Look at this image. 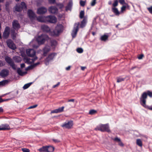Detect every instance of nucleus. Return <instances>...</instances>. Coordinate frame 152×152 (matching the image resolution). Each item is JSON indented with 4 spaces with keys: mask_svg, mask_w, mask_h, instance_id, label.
Returning a JSON list of instances; mask_svg holds the SVG:
<instances>
[{
    "mask_svg": "<svg viewBox=\"0 0 152 152\" xmlns=\"http://www.w3.org/2000/svg\"><path fill=\"white\" fill-rule=\"evenodd\" d=\"M63 30L64 26L61 24H57L54 30L50 32V35L52 36H58Z\"/></svg>",
    "mask_w": 152,
    "mask_h": 152,
    "instance_id": "f257e3e1",
    "label": "nucleus"
},
{
    "mask_svg": "<svg viewBox=\"0 0 152 152\" xmlns=\"http://www.w3.org/2000/svg\"><path fill=\"white\" fill-rule=\"evenodd\" d=\"M147 94L145 92H144L142 94L140 98V103L143 107L146 108H148L150 110H152V107L148 106L146 104V100L147 98Z\"/></svg>",
    "mask_w": 152,
    "mask_h": 152,
    "instance_id": "f03ea898",
    "label": "nucleus"
},
{
    "mask_svg": "<svg viewBox=\"0 0 152 152\" xmlns=\"http://www.w3.org/2000/svg\"><path fill=\"white\" fill-rule=\"evenodd\" d=\"M49 39L48 36L46 34H42L38 36L37 38V41L39 45H42L45 42L46 40Z\"/></svg>",
    "mask_w": 152,
    "mask_h": 152,
    "instance_id": "7ed1b4c3",
    "label": "nucleus"
},
{
    "mask_svg": "<svg viewBox=\"0 0 152 152\" xmlns=\"http://www.w3.org/2000/svg\"><path fill=\"white\" fill-rule=\"evenodd\" d=\"M95 130L100 131L102 132H110L108 124L99 125L95 128Z\"/></svg>",
    "mask_w": 152,
    "mask_h": 152,
    "instance_id": "20e7f679",
    "label": "nucleus"
},
{
    "mask_svg": "<svg viewBox=\"0 0 152 152\" xmlns=\"http://www.w3.org/2000/svg\"><path fill=\"white\" fill-rule=\"evenodd\" d=\"M5 60L14 70L16 69V67L12 58L8 56H6L5 58Z\"/></svg>",
    "mask_w": 152,
    "mask_h": 152,
    "instance_id": "39448f33",
    "label": "nucleus"
},
{
    "mask_svg": "<svg viewBox=\"0 0 152 152\" xmlns=\"http://www.w3.org/2000/svg\"><path fill=\"white\" fill-rule=\"evenodd\" d=\"M45 19L46 22L50 23H55L57 22V18L54 16L49 15L45 17Z\"/></svg>",
    "mask_w": 152,
    "mask_h": 152,
    "instance_id": "423d86ee",
    "label": "nucleus"
},
{
    "mask_svg": "<svg viewBox=\"0 0 152 152\" xmlns=\"http://www.w3.org/2000/svg\"><path fill=\"white\" fill-rule=\"evenodd\" d=\"M73 125V121H66L61 126L63 128L69 129L71 128Z\"/></svg>",
    "mask_w": 152,
    "mask_h": 152,
    "instance_id": "0eeeda50",
    "label": "nucleus"
},
{
    "mask_svg": "<svg viewBox=\"0 0 152 152\" xmlns=\"http://www.w3.org/2000/svg\"><path fill=\"white\" fill-rule=\"evenodd\" d=\"M79 23H75L74 25V28L71 34L73 38L75 37L77 34V32L79 29Z\"/></svg>",
    "mask_w": 152,
    "mask_h": 152,
    "instance_id": "6e6552de",
    "label": "nucleus"
},
{
    "mask_svg": "<svg viewBox=\"0 0 152 152\" xmlns=\"http://www.w3.org/2000/svg\"><path fill=\"white\" fill-rule=\"evenodd\" d=\"M10 33V28L9 26H6L4 32L2 37L3 38L7 39L9 37Z\"/></svg>",
    "mask_w": 152,
    "mask_h": 152,
    "instance_id": "1a4fd4ad",
    "label": "nucleus"
},
{
    "mask_svg": "<svg viewBox=\"0 0 152 152\" xmlns=\"http://www.w3.org/2000/svg\"><path fill=\"white\" fill-rule=\"evenodd\" d=\"M6 42L8 46L10 48L13 50H15L16 48L15 45L11 39H9L7 40Z\"/></svg>",
    "mask_w": 152,
    "mask_h": 152,
    "instance_id": "9d476101",
    "label": "nucleus"
},
{
    "mask_svg": "<svg viewBox=\"0 0 152 152\" xmlns=\"http://www.w3.org/2000/svg\"><path fill=\"white\" fill-rule=\"evenodd\" d=\"M36 53V51L32 49H28L26 50V54L29 57H34Z\"/></svg>",
    "mask_w": 152,
    "mask_h": 152,
    "instance_id": "9b49d317",
    "label": "nucleus"
},
{
    "mask_svg": "<svg viewBox=\"0 0 152 152\" xmlns=\"http://www.w3.org/2000/svg\"><path fill=\"white\" fill-rule=\"evenodd\" d=\"M28 15L31 20L34 19L36 17L35 14L31 10H28L27 12Z\"/></svg>",
    "mask_w": 152,
    "mask_h": 152,
    "instance_id": "f8f14e48",
    "label": "nucleus"
},
{
    "mask_svg": "<svg viewBox=\"0 0 152 152\" xmlns=\"http://www.w3.org/2000/svg\"><path fill=\"white\" fill-rule=\"evenodd\" d=\"M12 27L15 30H18L20 27V25L18 21L16 20H14L12 22Z\"/></svg>",
    "mask_w": 152,
    "mask_h": 152,
    "instance_id": "ddd939ff",
    "label": "nucleus"
},
{
    "mask_svg": "<svg viewBox=\"0 0 152 152\" xmlns=\"http://www.w3.org/2000/svg\"><path fill=\"white\" fill-rule=\"evenodd\" d=\"M47 9L44 7H41L37 9V13L38 14H43L47 12Z\"/></svg>",
    "mask_w": 152,
    "mask_h": 152,
    "instance_id": "4468645a",
    "label": "nucleus"
},
{
    "mask_svg": "<svg viewBox=\"0 0 152 152\" xmlns=\"http://www.w3.org/2000/svg\"><path fill=\"white\" fill-rule=\"evenodd\" d=\"M50 47L48 45H46L43 48L42 51L43 52V56H46L47 53L50 51Z\"/></svg>",
    "mask_w": 152,
    "mask_h": 152,
    "instance_id": "2eb2a0df",
    "label": "nucleus"
},
{
    "mask_svg": "<svg viewBox=\"0 0 152 152\" xmlns=\"http://www.w3.org/2000/svg\"><path fill=\"white\" fill-rule=\"evenodd\" d=\"M48 11L51 13L56 14L58 12V9L55 6H51L49 7Z\"/></svg>",
    "mask_w": 152,
    "mask_h": 152,
    "instance_id": "dca6fc26",
    "label": "nucleus"
},
{
    "mask_svg": "<svg viewBox=\"0 0 152 152\" xmlns=\"http://www.w3.org/2000/svg\"><path fill=\"white\" fill-rule=\"evenodd\" d=\"M41 29L44 32L49 33L50 31V27L47 25H44L41 26Z\"/></svg>",
    "mask_w": 152,
    "mask_h": 152,
    "instance_id": "f3484780",
    "label": "nucleus"
},
{
    "mask_svg": "<svg viewBox=\"0 0 152 152\" xmlns=\"http://www.w3.org/2000/svg\"><path fill=\"white\" fill-rule=\"evenodd\" d=\"M9 70L7 69H3L0 72V76L2 77H7L9 74Z\"/></svg>",
    "mask_w": 152,
    "mask_h": 152,
    "instance_id": "a211bd4d",
    "label": "nucleus"
},
{
    "mask_svg": "<svg viewBox=\"0 0 152 152\" xmlns=\"http://www.w3.org/2000/svg\"><path fill=\"white\" fill-rule=\"evenodd\" d=\"M56 55V53H53L50 54L48 57L46 58L45 61H46L49 62L50 61L52 60L54 58V56Z\"/></svg>",
    "mask_w": 152,
    "mask_h": 152,
    "instance_id": "6ab92c4d",
    "label": "nucleus"
},
{
    "mask_svg": "<svg viewBox=\"0 0 152 152\" xmlns=\"http://www.w3.org/2000/svg\"><path fill=\"white\" fill-rule=\"evenodd\" d=\"M64 107L62 106L61 107H59L57 109H56L54 110H53L51 111V113H59L62 112L63 111Z\"/></svg>",
    "mask_w": 152,
    "mask_h": 152,
    "instance_id": "aec40b11",
    "label": "nucleus"
},
{
    "mask_svg": "<svg viewBox=\"0 0 152 152\" xmlns=\"http://www.w3.org/2000/svg\"><path fill=\"white\" fill-rule=\"evenodd\" d=\"M10 128L7 124H2L0 126V131L9 130Z\"/></svg>",
    "mask_w": 152,
    "mask_h": 152,
    "instance_id": "412c9836",
    "label": "nucleus"
},
{
    "mask_svg": "<svg viewBox=\"0 0 152 152\" xmlns=\"http://www.w3.org/2000/svg\"><path fill=\"white\" fill-rule=\"evenodd\" d=\"M37 59V57L36 56L33 58H25L26 62L28 64H31L34 63V61Z\"/></svg>",
    "mask_w": 152,
    "mask_h": 152,
    "instance_id": "4be33fe9",
    "label": "nucleus"
},
{
    "mask_svg": "<svg viewBox=\"0 0 152 152\" xmlns=\"http://www.w3.org/2000/svg\"><path fill=\"white\" fill-rule=\"evenodd\" d=\"M86 22L87 19L85 18L81 22V23L80 25V27L83 28L84 27L86 24Z\"/></svg>",
    "mask_w": 152,
    "mask_h": 152,
    "instance_id": "5701e85b",
    "label": "nucleus"
},
{
    "mask_svg": "<svg viewBox=\"0 0 152 152\" xmlns=\"http://www.w3.org/2000/svg\"><path fill=\"white\" fill-rule=\"evenodd\" d=\"M11 35L13 39H14L16 38L17 36V33L15 32V29L11 30Z\"/></svg>",
    "mask_w": 152,
    "mask_h": 152,
    "instance_id": "b1692460",
    "label": "nucleus"
},
{
    "mask_svg": "<svg viewBox=\"0 0 152 152\" xmlns=\"http://www.w3.org/2000/svg\"><path fill=\"white\" fill-rule=\"evenodd\" d=\"M37 20L39 22H46V21L45 19V17H43L42 16H39L36 17Z\"/></svg>",
    "mask_w": 152,
    "mask_h": 152,
    "instance_id": "393cba45",
    "label": "nucleus"
},
{
    "mask_svg": "<svg viewBox=\"0 0 152 152\" xmlns=\"http://www.w3.org/2000/svg\"><path fill=\"white\" fill-rule=\"evenodd\" d=\"M112 10L115 15H119L120 12L117 8L112 7Z\"/></svg>",
    "mask_w": 152,
    "mask_h": 152,
    "instance_id": "a878e982",
    "label": "nucleus"
},
{
    "mask_svg": "<svg viewBox=\"0 0 152 152\" xmlns=\"http://www.w3.org/2000/svg\"><path fill=\"white\" fill-rule=\"evenodd\" d=\"M39 152H47V146H43L39 149Z\"/></svg>",
    "mask_w": 152,
    "mask_h": 152,
    "instance_id": "bb28decb",
    "label": "nucleus"
},
{
    "mask_svg": "<svg viewBox=\"0 0 152 152\" xmlns=\"http://www.w3.org/2000/svg\"><path fill=\"white\" fill-rule=\"evenodd\" d=\"M17 72L20 75L22 76L27 73L26 72H23L19 68H18Z\"/></svg>",
    "mask_w": 152,
    "mask_h": 152,
    "instance_id": "cd10ccee",
    "label": "nucleus"
},
{
    "mask_svg": "<svg viewBox=\"0 0 152 152\" xmlns=\"http://www.w3.org/2000/svg\"><path fill=\"white\" fill-rule=\"evenodd\" d=\"M15 11L18 12L21 11L23 9L21 6H20V5L18 6L16 5L15 7Z\"/></svg>",
    "mask_w": 152,
    "mask_h": 152,
    "instance_id": "c85d7f7f",
    "label": "nucleus"
},
{
    "mask_svg": "<svg viewBox=\"0 0 152 152\" xmlns=\"http://www.w3.org/2000/svg\"><path fill=\"white\" fill-rule=\"evenodd\" d=\"M47 152H52L54 150V148L51 146H47Z\"/></svg>",
    "mask_w": 152,
    "mask_h": 152,
    "instance_id": "c756f323",
    "label": "nucleus"
},
{
    "mask_svg": "<svg viewBox=\"0 0 152 152\" xmlns=\"http://www.w3.org/2000/svg\"><path fill=\"white\" fill-rule=\"evenodd\" d=\"M136 144L140 147H142V141L140 139H137L136 140Z\"/></svg>",
    "mask_w": 152,
    "mask_h": 152,
    "instance_id": "7c9ffc66",
    "label": "nucleus"
},
{
    "mask_svg": "<svg viewBox=\"0 0 152 152\" xmlns=\"http://www.w3.org/2000/svg\"><path fill=\"white\" fill-rule=\"evenodd\" d=\"M72 5V3L71 2H69L68 3L67 6L66 7V10H70Z\"/></svg>",
    "mask_w": 152,
    "mask_h": 152,
    "instance_id": "2f4dec72",
    "label": "nucleus"
},
{
    "mask_svg": "<svg viewBox=\"0 0 152 152\" xmlns=\"http://www.w3.org/2000/svg\"><path fill=\"white\" fill-rule=\"evenodd\" d=\"M50 43L51 46H55L57 44V42L55 40H51L50 41Z\"/></svg>",
    "mask_w": 152,
    "mask_h": 152,
    "instance_id": "473e14b6",
    "label": "nucleus"
},
{
    "mask_svg": "<svg viewBox=\"0 0 152 152\" xmlns=\"http://www.w3.org/2000/svg\"><path fill=\"white\" fill-rule=\"evenodd\" d=\"M108 36L107 35H104L102 36L101 37V39L102 41H105L107 39Z\"/></svg>",
    "mask_w": 152,
    "mask_h": 152,
    "instance_id": "72a5a7b5",
    "label": "nucleus"
},
{
    "mask_svg": "<svg viewBox=\"0 0 152 152\" xmlns=\"http://www.w3.org/2000/svg\"><path fill=\"white\" fill-rule=\"evenodd\" d=\"M125 79V78H123L121 77H118L117 78V82L118 83H120L122 81H124Z\"/></svg>",
    "mask_w": 152,
    "mask_h": 152,
    "instance_id": "f704fd0d",
    "label": "nucleus"
},
{
    "mask_svg": "<svg viewBox=\"0 0 152 152\" xmlns=\"http://www.w3.org/2000/svg\"><path fill=\"white\" fill-rule=\"evenodd\" d=\"M31 84V83H28L25 84L23 87V89H26L28 88L30 86Z\"/></svg>",
    "mask_w": 152,
    "mask_h": 152,
    "instance_id": "c9c22d12",
    "label": "nucleus"
},
{
    "mask_svg": "<svg viewBox=\"0 0 152 152\" xmlns=\"http://www.w3.org/2000/svg\"><path fill=\"white\" fill-rule=\"evenodd\" d=\"M97 113V111L94 110H90L89 112V114L91 115H94Z\"/></svg>",
    "mask_w": 152,
    "mask_h": 152,
    "instance_id": "e433bc0d",
    "label": "nucleus"
},
{
    "mask_svg": "<svg viewBox=\"0 0 152 152\" xmlns=\"http://www.w3.org/2000/svg\"><path fill=\"white\" fill-rule=\"evenodd\" d=\"M84 15V12L83 10H81L80 14V18L82 19L83 18Z\"/></svg>",
    "mask_w": 152,
    "mask_h": 152,
    "instance_id": "4c0bfd02",
    "label": "nucleus"
},
{
    "mask_svg": "<svg viewBox=\"0 0 152 152\" xmlns=\"http://www.w3.org/2000/svg\"><path fill=\"white\" fill-rule=\"evenodd\" d=\"M20 6H21L22 9H26V5L25 3L23 2H22Z\"/></svg>",
    "mask_w": 152,
    "mask_h": 152,
    "instance_id": "58836bf2",
    "label": "nucleus"
},
{
    "mask_svg": "<svg viewBox=\"0 0 152 152\" xmlns=\"http://www.w3.org/2000/svg\"><path fill=\"white\" fill-rule=\"evenodd\" d=\"M118 4V2L117 0H115L113 4V7H116L117 6Z\"/></svg>",
    "mask_w": 152,
    "mask_h": 152,
    "instance_id": "ea45409f",
    "label": "nucleus"
},
{
    "mask_svg": "<svg viewBox=\"0 0 152 152\" xmlns=\"http://www.w3.org/2000/svg\"><path fill=\"white\" fill-rule=\"evenodd\" d=\"M86 3V1H83L82 0H80V4L81 6L84 7Z\"/></svg>",
    "mask_w": 152,
    "mask_h": 152,
    "instance_id": "a19ab883",
    "label": "nucleus"
},
{
    "mask_svg": "<svg viewBox=\"0 0 152 152\" xmlns=\"http://www.w3.org/2000/svg\"><path fill=\"white\" fill-rule=\"evenodd\" d=\"M77 51L79 53H81L83 52V50L81 48H78L77 49Z\"/></svg>",
    "mask_w": 152,
    "mask_h": 152,
    "instance_id": "79ce46f5",
    "label": "nucleus"
},
{
    "mask_svg": "<svg viewBox=\"0 0 152 152\" xmlns=\"http://www.w3.org/2000/svg\"><path fill=\"white\" fill-rule=\"evenodd\" d=\"M7 82V80H6L1 81L0 82V86L4 85Z\"/></svg>",
    "mask_w": 152,
    "mask_h": 152,
    "instance_id": "37998d69",
    "label": "nucleus"
},
{
    "mask_svg": "<svg viewBox=\"0 0 152 152\" xmlns=\"http://www.w3.org/2000/svg\"><path fill=\"white\" fill-rule=\"evenodd\" d=\"M147 9L149 13L152 14V6L150 7L147 8Z\"/></svg>",
    "mask_w": 152,
    "mask_h": 152,
    "instance_id": "c03bdc74",
    "label": "nucleus"
},
{
    "mask_svg": "<svg viewBox=\"0 0 152 152\" xmlns=\"http://www.w3.org/2000/svg\"><path fill=\"white\" fill-rule=\"evenodd\" d=\"M96 4V1L92 0L91 4V6H94Z\"/></svg>",
    "mask_w": 152,
    "mask_h": 152,
    "instance_id": "a18cd8bd",
    "label": "nucleus"
},
{
    "mask_svg": "<svg viewBox=\"0 0 152 152\" xmlns=\"http://www.w3.org/2000/svg\"><path fill=\"white\" fill-rule=\"evenodd\" d=\"M147 95L149 96L150 97H152V92L149 91H147Z\"/></svg>",
    "mask_w": 152,
    "mask_h": 152,
    "instance_id": "49530a36",
    "label": "nucleus"
},
{
    "mask_svg": "<svg viewBox=\"0 0 152 152\" xmlns=\"http://www.w3.org/2000/svg\"><path fill=\"white\" fill-rule=\"evenodd\" d=\"M22 151L23 152H29V149L26 148H22Z\"/></svg>",
    "mask_w": 152,
    "mask_h": 152,
    "instance_id": "de8ad7c7",
    "label": "nucleus"
},
{
    "mask_svg": "<svg viewBox=\"0 0 152 152\" xmlns=\"http://www.w3.org/2000/svg\"><path fill=\"white\" fill-rule=\"evenodd\" d=\"M113 140L114 141L118 142H120V141L121 140L120 139L118 138V137H115L114 138Z\"/></svg>",
    "mask_w": 152,
    "mask_h": 152,
    "instance_id": "09e8293b",
    "label": "nucleus"
},
{
    "mask_svg": "<svg viewBox=\"0 0 152 152\" xmlns=\"http://www.w3.org/2000/svg\"><path fill=\"white\" fill-rule=\"evenodd\" d=\"M126 8V6H123L121 8V11L123 12L125 10Z\"/></svg>",
    "mask_w": 152,
    "mask_h": 152,
    "instance_id": "8fccbe9b",
    "label": "nucleus"
},
{
    "mask_svg": "<svg viewBox=\"0 0 152 152\" xmlns=\"http://www.w3.org/2000/svg\"><path fill=\"white\" fill-rule=\"evenodd\" d=\"M119 2L121 4H126L124 0H119Z\"/></svg>",
    "mask_w": 152,
    "mask_h": 152,
    "instance_id": "3c124183",
    "label": "nucleus"
},
{
    "mask_svg": "<svg viewBox=\"0 0 152 152\" xmlns=\"http://www.w3.org/2000/svg\"><path fill=\"white\" fill-rule=\"evenodd\" d=\"M37 106V104L31 106L29 107L28 108V109H31L34 108L36 107Z\"/></svg>",
    "mask_w": 152,
    "mask_h": 152,
    "instance_id": "603ef678",
    "label": "nucleus"
},
{
    "mask_svg": "<svg viewBox=\"0 0 152 152\" xmlns=\"http://www.w3.org/2000/svg\"><path fill=\"white\" fill-rule=\"evenodd\" d=\"M48 1L50 4H54L56 2L55 0H48Z\"/></svg>",
    "mask_w": 152,
    "mask_h": 152,
    "instance_id": "864d4df0",
    "label": "nucleus"
},
{
    "mask_svg": "<svg viewBox=\"0 0 152 152\" xmlns=\"http://www.w3.org/2000/svg\"><path fill=\"white\" fill-rule=\"evenodd\" d=\"M60 84V82H58L56 84L53 85V88H55L56 87H57L58 86H59Z\"/></svg>",
    "mask_w": 152,
    "mask_h": 152,
    "instance_id": "5fc2aeb1",
    "label": "nucleus"
},
{
    "mask_svg": "<svg viewBox=\"0 0 152 152\" xmlns=\"http://www.w3.org/2000/svg\"><path fill=\"white\" fill-rule=\"evenodd\" d=\"M118 144L120 146L123 147L124 146V144L122 143V142L121 141L118 142Z\"/></svg>",
    "mask_w": 152,
    "mask_h": 152,
    "instance_id": "6e6d98bb",
    "label": "nucleus"
},
{
    "mask_svg": "<svg viewBox=\"0 0 152 152\" xmlns=\"http://www.w3.org/2000/svg\"><path fill=\"white\" fill-rule=\"evenodd\" d=\"M8 100V99H3L1 98H0V103L4 101H7Z\"/></svg>",
    "mask_w": 152,
    "mask_h": 152,
    "instance_id": "4d7b16f0",
    "label": "nucleus"
},
{
    "mask_svg": "<svg viewBox=\"0 0 152 152\" xmlns=\"http://www.w3.org/2000/svg\"><path fill=\"white\" fill-rule=\"evenodd\" d=\"M39 62H38L36 63L33 64V67H35L36 66H37V65H39Z\"/></svg>",
    "mask_w": 152,
    "mask_h": 152,
    "instance_id": "13d9d810",
    "label": "nucleus"
},
{
    "mask_svg": "<svg viewBox=\"0 0 152 152\" xmlns=\"http://www.w3.org/2000/svg\"><path fill=\"white\" fill-rule=\"evenodd\" d=\"M28 66V68H29L30 69H31L34 68V67H33V64L31 65L30 66Z\"/></svg>",
    "mask_w": 152,
    "mask_h": 152,
    "instance_id": "bf43d9fd",
    "label": "nucleus"
},
{
    "mask_svg": "<svg viewBox=\"0 0 152 152\" xmlns=\"http://www.w3.org/2000/svg\"><path fill=\"white\" fill-rule=\"evenodd\" d=\"M74 101H75V99H70L68 100V102H74Z\"/></svg>",
    "mask_w": 152,
    "mask_h": 152,
    "instance_id": "052dcab7",
    "label": "nucleus"
},
{
    "mask_svg": "<svg viewBox=\"0 0 152 152\" xmlns=\"http://www.w3.org/2000/svg\"><path fill=\"white\" fill-rule=\"evenodd\" d=\"M5 6H6V10L7 11L9 12V8H8V5L7 4H6Z\"/></svg>",
    "mask_w": 152,
    "mask_h": 152,
    "instance_id": "680f3d73",
    "label": "nucleus"
},
{
    "mask_svg": "<svg viewBox=\"0 0 152 152\" xmlns=\"http://www.w3.org/2000/svg\"><path fill=\"white\" fill-rule=\"evenodd\" d=\"M25 66V64L24 63H23L21 64L20 67L21 68H23Z\"/></svg>",
    "mask_w": 152,
    "mask_h": 152,
    "instance_id": "e2e57ef3",
    "label": "nucleus"
},
{
    "mask_svg": "<svg viewBox=\"0 0 152 152\" xmlns=\"http://www.w3.org/2000/svg\"><path fill=\"white\" fill-rule=\"evenodd\" d=\"M143 55H140L138 57V58L139 59H141L142 58Z\"/></svg>",
    "mask_w": 152,
    "mask_h": 152,
    "instance_id": "0e129e2a",
    "label": "nucleus"
},
{
    "mask_svg": "<svg viewBox=\"0 0 152 152\" xmlns=\"http://www.w3.org/2000/svg\"><path fill=\"white\" fill-rule=\"evenodd\" d=\"M53 141L55 142H59V141L58 140H56V139H53Z\"/></svg>",
    "mask_w": 152,
    "mask_h": 152,
    "instance_id": "69168bd1",
    "label": "nucleus"
},
{
    "mask_svg": "<svg viewBox=\"0 0 152 152\" xmlns=\"http://www.w3.org/2000/svg\"><path fill=\"white\" fill-rule=\"evenodd\" d=\"M86 68V67L85 66H81V69L82 70H84Z\"/></svg>",
    "mask_w": 152,
    "mask_h": 152,
    "instance_id": "338daca9",
    "label": "nucleus"
},
{
    "mask_svg": "<svg viewBox=\"0 0 152 152\" xmlns=\"http://www.w3.org/2000/svg\"><path fill=\"white\" fill-rule=\"evenodd\" d=\"M70 68V66H69L66 68V70H69Z\"/></svg>",
    "mask_w": 152,
    "mask_h": 152,
    "instance_id": "774afa93",
    "label": "nucleus"
}]
</instances>
